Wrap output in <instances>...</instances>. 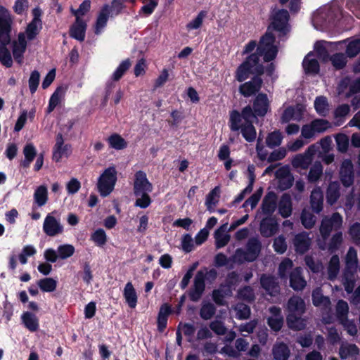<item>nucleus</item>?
I'll use <instances>...</instances> for the list:
<instances>
[{
    "label": "nucleus",
    "mask_w": 360,
    "mask_h": 360,
    "mask_svg": "<svg viewBox=\"0 0 360 360\" xmlns=\"http://www.w3.org/2000/svg\"><path fill=\"white\" fill-rule=\"evenodd\" d=\"M274 37L268 32L260 39L257 51L250 54L240 64L236 72V79L242 82L247 79L251 74L262 75L264 68L259 64V57L262 56L265 62L273 60L278 53V48L274 45Z\"/></svg>",
    "instance_id": "nucleus-1"
},
{
    "label": "nucleus",
    "mask_w": 360,
    "mask_h": 360,
    "mask_svg": "<svg viewBox=\"0 0 360 360\" xmlns=\"http://www.w3.org/2000/svg\"><path fill=\"white\" fill-rule=\"evenodd\" d=\"M255 115L250 105L245 106L240 113L233 110L230 114L229 127L232 131L240 130L243 137L248 142H253L256 139L257 132L252 123Z\"/></svg>",
    "instance_id": "nucleus-2"
},
{
    "label": "nucleus",
    "mask_w": 360,
    "mask_h": 360,
    "mask_svg": "<svg viewBox=\"0 0 360 360\" xmlns=\"http://www.w3.org/2000/svg\"><path fill=\"white\" fill-rule=\"evenodd\" d=\"M217 277V271L214 269H208L204 267L200 269L194 277L193 286L188 292L190 300L193 302H198L205 290V281L212 283Z\"/></svg>",
    "instance_id": "nucleus-3"
},
{
    "label": "nucleus",
    "mask_w": 360,
    "mask_h": 360,
    "mask_svg": "<svg viewBox=\"0 0 360 360\" xmlns=\"http://www.w3.org/2000/svg\"><path fill=\"white\" fill-rule=\"evenodd\" d=\"M262 250V243L256 238H250L245 248H238L232 256V261L237 264L252 262L259 257Z\"/></svg>",
    "instance_id": "nucleus-4"
},
{
    "label": "nucleus",
    "mask_w": 360,
    "mask_h": 360,
    "mask_svg": "<svg viewBox=\"0 0 360 360\" xmlns=\"http://www.w3.org/2000/svg\"><path fill=\"white\" fill-rule=\"evenodd\" d=\"M357 264V252L354 248L351 247L345 257V269L342 276V283L347 293H352L354 290Z\"/></svg>",
    "instance_id": "nucleus-5"
},
{
    "label": "nucleus",
    "mask_w": 360,
    "mask_h": 360,
    "mask_svg": "<svg viewBox=\"0 0 360 360\" xmlns=\"http://www.w3.org/2000/svg\"><path fill=\"white\" fill-rule=\"evenodd\" d=\"M289 13L287 10L285 9H274L272 11L271 15V23L268 27L266 34L268 32L274 37V43H275V37L271 33V30H275L279 32L280 36L285 35L290 30L288 20ZM275 45L274 44H273Z\"/></svg>",
    "instance_id": "nucleus-6"
},
{
    "label": "nucleus",
    "mask_w": 360,
    "mask_h": 360,
    "mask_svg": "<svg viewBox=\"0 0 360 360\" xmlns=\"http://www.w3.org/2000/svg\"><path fill=\"white\" fill-rule=\"evenodd\" d=\"M117 179L116 168L114 166L106 168L98 179L97 187L100 195L103 197L109 195L114 190Z\"/></svg>",
    "instance_id": "nucleus-7"
},
{
    "label": "nucleus",
    "mask_w": 360,
    "mask_h": 360,
    "mask_svg": "<svg viewBox=\"0 0 360 360\" xmlns=\"http://www.w3.org/2000/svg\"><path fill=\"white\" fill-rule=\"evenodd\" d=\"M58 212L53 211L49 213L43 223V231L49 236L54 237L64 232V226L61 223L60 217H57Z\"/></svg>",
    "instance_id": "nucleus-8"
},
{
    "label": "nucleus",
    "mask_w": 360,
    "mask_h": 360,
    "mask_svg": "<svg viewBox=\"0 0 360 360\" xmlns=\"http://www.w3.org/2000/svg\"><path fill=\"white\" fill-rule=\"evenodd\" d=\"M319 148L318 145L312 144L308 147L304 153L296 155L291 162L292 167L295 169H308Z\"/></svg>",
    "instance_id": "nucleus-9"
},
{
    "label": "nucleus",
    "mask_w": 360,
    "mask_h": 360,
    "mask_svg": "<svg viewBox=\"0 0 360 360\" xmlns=\"http://www.w3.org/2000/svg\"><path fill=\"white\" fill-rule=\"evenodd\" d=\"M342 224V217L338 213H333L330 217H325L321 221L320 233L323 238H327L332 231L339 229Z\"/></svg>",
    "instance_id": "nucleus-10"
},
{
    "label": "nucleus",
    "mask_w": 360,
    "mask_h": 360,
    "mask_svg": "<svg viewBox=\"0 0 360 360\" xmlns=\"http://www.w3.org/2000/svg\"><path fill=\"white\" fill-rule=\"evenodd\" d=\"M153 191V186L148 180L146 174L143 171H138L135 174L134 183V193L136 196H139L143 193H150Z\"/></svg>",
    "instance_id": "nucleus-11"
},
{
    "label": "nucleus",
    "mask_w": 360,
    "mask_h": 360,
    "mask_svg": "<svg viewBox=\"0 0 360 360\" xmlns=\"http://www.w3.org/2000/svg\"><path fill=\"white\" fill-rule=\"evenodd\" d=\"M11 44L13 58L19 64H21L27 48V41L25 39V33L20 32L18 35V39L13 40Z\"/></svg>",
    "instance_id": "nucleus-12"
},
{
    "label": "nucleus",
    "mask_w": 360,
    "mask_h": 360,
    "mask_svg": "<svg viewBox=\"0 0 360 360\" xmlns=\"http://www.w3.org/2000/svg\"><path fill=\"white\" fill-rule=\"evenodd\" d=\"M33 13L34 18L27 25L26 30L24 32L25 34V39L27 38L29 41L34 39L42 28V22L39 17V10L34 9L33 11Z\"/></svg>",
    "instance_id": "nucleus-13"
},
{
    "label": "nucleus",
    "mask_w": 360,
    "mask_h": 360,
    "mask_svg": "<svg viewBox=\"0 0 360 360\" xmlns=\"http://www.w3.org/2000/svg\"><path fill=\"white\" fill-rule=\"evenodd\" d=\"M262 84L259 77H255L250 81L245 82L239 86V92L245 97L252 96L257 93Z\"/></svg>",
    "instance_id": "nucleus-14"
},
{
    "label": "nucleus",
    "mask_w": 360,
    "mask_h": 360,
    "mask_svg": "<svg viewBox=\"0 0 360 360\" xmlns=\"http://www.w3.org/2000/svg\"><path fill=\"white\" fill-rule=\"evenodd\" d=\"M71 152V146L69 144H64L63 138L61 134L56 137V142L53 148V160L59 162L62 158L68 157Z\"/></svg>",
    "instance_id": "nucleus-15"
},
{
    "label": "nucleus",
    "mask_w": 360,
    "mask_h": 360,
    "mask_svg": "<svg viewBox=\"0 0 360 360\" xmlns=\"http://www.w3.org/2000/svg\"><path fill=\"white\" fill-rule=\"evenodd\" d=\"M276 177L278 181L279 188L281 190H286L292 185L294 177L288 167H282L276 170Z\"/></svg>",
    "instance_id": "nucleus-16"
},
{
    "label": "nucleus",
    "mask_w": 360,
    "mask_h": 360,
    "mask_svg": "<svg viewBox=\"0 0 360 360\" xmlns=\"http://www.w3.org/2000/svg\"><path fill=\"white\" fill-rule=\"evenodd\" d=\"M340 180L345 187L350 186L354 182L353 165L350 160H345L340 171Z\"/></svg>",
    "instance_id": "nucleus-17"
},
{
    "label": "nucleus",
    "mask_w": 360,
    "mask_h": 360,
    "mask_svg": "<svg viewBox=\"0 0 360 360\" xmlns=\"http://www.w3.org/2000/svg\"><path fill=\"white\" fill-rule=\"evenodd\" d=\"M269 100L267 96L264 94H259L253 102L252 112L255 115V119L257 116H264L269 110Z\"/></svg>",
    "instance_id": "nucleus-18"
},
{
    "label": "nucleus",
    "mask_w": 360,
    "mask_h": 360,
    "mask_svg": "<svg viewBox=\"0 0 360 360\" xmlns=\"http://www.w3.org/2000/svg\"><path fill=\"white\" fill-rule=\"evenodd\" d=\"M260 283L262 288L271 296H275L278 294L280 287L275 277L262 275L260 278Z\"/></svg>",
    "instance_id": "nucleus-19"
},
{
    "label": "nucleus",
    "mask_w": 360,
    "mask_h": 360,
    "mask_svg": "<svg viewBox=\"0 0 360 360\" xmlns=\"http://www.w3.org/2000/svg\"><path fill=\"white\" fill-rule=\"evenodd\" d=\"M311 244V238L309 233L302 232L295 235L293 239V245L296 252L303 254L307 252Z\"/></svg>",
    "instance_id": "nucleus-20"
},
{
    "label": "nucleus",
    "mask_w": 360,
    "mask_h": 360,
    "mask_svg": "<svg viewBox=\"0 0 360 360\" xmlns=\"http://www.w3.org/2000/svg\"><path fill=\"white\" fill-rule=\"evenodd\" d=\"M302 269L295 268L290 274V285L295 290H302L307 285L302 276Z\"/></svg>",
    "instance_id": "nucleus-21"
},
{
    "label": "nucleus",
    "mask_w": 360,
    "mask_h": 360,
    "mask_svg": "<svg viewBox=\"0 0 360 360\" xmlns=\"http://www.w3.org/2000/svg\"><path fill=\"white\" fill-rule=\"evenodd\" d=\"M277 205V196L274 192H269L264 198L262 203V212L271 216L276 210Z\"/></svg>",
    "instance_id": "nucleus-22"
},
{
    "label": "nucleus",
    "mask_w": 360,
    "mask_h": 360,
    "mask_svg": "<svg viewBox=\"0 0 360 360\" xmlns=\"http://www.w3.org/2000/svg\"><path fill=\"white\" fill-rule=\"evenodd\" d=\"M272 316L268 319V324L270 328L275 330L278 331L281 329L283 324V318L281 315V309L276 307H271L269 308Z\"/></svg>",
    "instance_id": "nucleus-23"
},
{
    "label": "nucleus",
    "mask_w": 360,
    "mask_h": 360,
    "mask_svg": "<svg viewBox=\"0 0 360 360\" xmlns=\"http://www.w3.org/2000/svg\"><path fill=\"white\" fill-rule=\"evenodd\" d=\"M289 314L301 316L305 311L304 301L298 296L292 297L288 302Z\"/></svg>",
    "instance_id": "nucleus-24"
},
{
    "label": "nucleus",
    "mask_w": 360,
    "mask_h": 360,
    "mask_svg": "<svg viewBox=\"0 0 360 360\" xmlns=\"http://www.w3.org/2000/svg\"><path fill=\"white\" fill-rule=\"evenodd\" d=\"M323 194L320 187L315 188L311 193L310 205L312 210L319 214L323 210Z\"/></svg>",
    "instance_id": "nucleus-25"
},
{
    "label": "nucleus",
    "mask_w": 360,
    "mask_h": 360,
    "mask_svg": "<svg viewBox=\"0 0 360 360\" xmlns=\"http://www.w3.org/2000/svg\"><path fill=\"white\" fill-rule=\"evenodd\" d=\"M227 223L221 225L214 232L215 246L217 249H220L226 246L231 239V236L226 233Z\"/></svg>",
    "instance_id": "nucleus-26"
},
{
    "label": "nucleus",
    "mask_w": 360,
    "mask_h": 360,
    "mask_svg": "<svg viewBox=\"0 0 360 360\" xmlns=\"http://www.w3.org/2000/svg\"><path fill=\"white\" fill-rule=\"evenodd\" d=\"M278 229V224L271 217L263 219L260 223V233L264 237L273 236Z\"/></svg>",
    "instance_id": "nucleus-27"
},
{
    "label": "nucleus",
    "mask_w": 360,
    "mask_h": 360,
    "mask_svg": "<svg viewBox=\"0 0 360 360\" xmlns=\"http://www.w3.org/2000/svg\"><path fill=\"white\" fill-rule=\"evenodd\" d=\"M86 28V24L85 22L81 18H77L71 27L70 36L78 41H82L85 38Z\"/></svg>",
    "instance_id": "nucleus-28"
},
{
    "label": "nucleus",
    "mask_w": 360,
    "mask_h": 360,
    "mask_svg": "<svg viewBox=\"0 0 360 360\" xmlns=\"http://www.w3.org/2000/svg\"><path fill=\"white\" fill-rule=\"evenodd\" d=\"M347 85H349V92L346 94V97L349 98L352 94L360 92V77L352 83L349 79H343L338 85V93L341 94Z\"/></svg>",
    "instance_id": "nucleus-29"
},
{
    "label": "nucleus",
    "mask_w": 360,
    "mask_h": 360,
    "mask_svg": "<svg viewBox=\"0 0 360 360\" xmlns=\"http://www.w3.org/2000/svg\"><path fill=\"white\" fill-rule=\"evenodd\" d=\"M123 296L130 308H135L137 304V295L131 282H128L124 288Z\"/></svg>",
    "instance_id": "nucleus-30"
},
{
    "label": "nucleus",
    "mask_w": 360,
    "mask_h": 360,
    "mask_svg": "<svg viewBox=\"0 0 360 360\" xmlns=\"http://www.w3.org/2000/svg\"><path fill=\"white\" fill-rule=\"evenodd\" d=\"M110 13V8L105 5L100 11L95 26V33L99 34L103 29L105 27L109 15Z\"/></svg>",
    "instance_id": "nucleus-31"
},
{
    "label": "nucleus",
    "mask_w": 360,
    "mask_h": 360,
    "mask_svg": "<svg viewBox=\"0 0 360 360\" xmlns=\"http://www.w3.org/2000/svg\"><path fill=\"white\" fill-rule=\"evenodd\" d=\"M278 212L280 214L286 218L292 214V201L290 195L284 193L278 202Z\"/></svg>",
    "instance_id": "nucleus-32"
},
{
    "label": "nucleus",
    "mask_w": 360,
    "mask_h": 360,
    "mask_svg": "<svg viewBox=\"0 0 360 360\" xmlns=\"http://www.w3.org/2000/svg\"><path fill=\"white\" fill-rule=\"evenodd\" d=\"M302 110L301 107H289L284 110L281 117V121L285 123H287L290 120L300 121L302 119Z\"/></svg>",
    "instance_id": "nucleus-33"
},
{
    "label": "nucleus",
    "mask_w": 360,
    "mask_h": 360,
    "mask_svg": "<svg viewBox=\"0 0 360 360\" xmlns=\"http://www.w3.org/2000/svg\"><path fill=\"white\" fill-rule=\"evenodd\" d=\"M22 321L25 326L31 332H35L39 329V319L30 312H24L21 316Z\"/></svg>",
    "instance_id": "nucleus-34"
},
{
    "label": "nucleus",
    "mask_w": 360,
    "mask_h": 360,
    "mask_svg": "<svg viewBox=\"0 0 360 360\" xmlns=\"http://www.w3.org/2000/svg\"><path fill=\"white\" fill-rule=\"evenodd\" d=\"M220 197V187L215 186L206 196L205 206L211 213L214 212V207L219 202Z\"/></svg>",
    "instance_id": "nucleus-35"
},
{
    "label": "nucleus",
    "mask_w": 360,
    "mask_h": 360,
    "mask_svg": "<svg viewBox=\"0 0 360 360\" xmlns=\"http://www.w3.org/2000/svg\"><path fill=\"white\" fill-rule=\"evenodd\" d=\"M312 302L316 307H322L330 309V300L328 297L323 296L320 288H316L312 292Z\"/></svg>",
    "instance_id": "nucleus-36"
},
{
    "label": "nucleus",
    "mask_w": 360,
    "mask_h": 360,
    "mask_svg": "<svg viewBox=\"0 0 360 360\" xmlns=\"http://www.w3.org/2000/svg\"><path fill=\"white\" fill-rule=\"evenodd\" d=\"M359 352V349L356 345L342 342L340 347L339 354L341 359H346L349 357L356 356Z\"/></svg>",
    "instance_id": "nucleus-37"
},
{
    "label": "nucleus",
    "mask_w": 360,
    "mask_h": 360,
    "mask_svg": "<svg viewBox=\"0 0 360 360\" xmlns=\"http://www.w3.org/2000/svg\"><path fill=\"white\" fill-rule=\"evenodd\" d=\"M272 354L275 360H288L290 349L284 343H276L273 347Z\"/></svg>",
    "instance_id": "nucleus-38"
},
{
    "label": "nucleus",
    "mask_w": 360,
    "mask_h": 360,
    "mask_svg": "<svg viewBox=\"0 0 360 360\" xmlns=\"http://www.w3.org/2000/svg\"><path fill=\"white\" fill-rule=\"evenodd\" d=\"M302 65L307 73L316 74L319 71V62L314 58V55L311 53H308L305 56Z\"/></svg>",
    "instance_id": "nucleus-39"
},
{
    "label": "nucleus",
    "mask_w": 360,
    "mask_h": 360,
    "mask_svg": "<svg viewBox=\"0 0 360 360\" xmlns=\"http://www.w3.org/2000/svg\"><path fill=\"white\" fill-rule=\"evenodd\" d=\"M23 154L25 159L21 162L20 165L27 168L36 157L37 150L32 143H27L23 148Z\"/></svg>",
    "instance_id": "nucleus-40"
},
{
    "label": "nucleus",
    "mask_w": 360,
    "mask_h": 360,
    "mask_svg": "<svg viewBox=\"0 0 360 360\" xmlns=\"http://www.w3.org/2000/svg\"><path fill=\"white\" fill-rule=\"evenodd\" d=\"M34 202L39 206L42 207L48 201V190L44 185L38 186L34 193Z\"/></svg>",
    "instance_id": "nucleus-41"
},
{
    "label": "nucleus",
    "mask_w": 360,
    "mask_h": 360,
    "mask_svg": "<svg viewBox=\"0 0 360 360\" xmlns=\"http://www.w3.org/2000/svg\"><path fill=\"white\" fill-rule=\"evenodd\" d=\"M323 175V166L319 161L315 162L310 167L307 180L310 183L317 182Z\"/></svg>",
    "instance_id": "nucleus-42"
},
{
    "label": "nucleus",
    "mask_w": 360,
    "mask_h": 360,
    "mask_svg": "<svg viewBox=\"0 0 360 360\" xmlns=\"http://www.w3.org/2000/svg\"><path fill=\"white\" fill-rule=\"evenodd\" d=\"M110 147L115 150H122L127 147V141L118 134H112L107 139Z\"/></svg>",
    "instance_id": "nucleus-43"
},
{
    "label": "nucleus",
    "mask_w": 360,
    "mask_h": 360,
    "mask_svg": "<svg viewBox=\"0 0 360 360\" xmlns=\"http://www.w3.org/2000/svg\"><path fill=\"white\" fill-rule=\"evenodd\" d=\"M314 108L320 115L325 117L329 112V105L325 96H319L314 101Z\"/></svg>",
    "instance_id": "nucleus-44"
},
{
    "label": "nucleus",
    "mask_w": 360,
    "mask_h": 360,
    "mask_svg": "<svg viewBox=\"0 0 360 360\" xmlns=\"http://www.w3.org/2000/svg\"><path fill=\"white\" fill-rule=\"evenodd\" d=\"M65 94V89L60 86L58 87L50 98L48 106V112H52L54 108L60 103Z\"/></svg>",
    "instance_id": "nucleus-45"
},
{
    "label": "nucleus",
    "mask_w": 360,
    "mask_h": 360,
    "mask_svg": "<svg viewBox=\"0 0 360 360\" xmlns=\"http://www.w3.org/2000/svg\"><path fill=\"white\" fill-rule=\"evenodd\" d=\"M340 197L339 184L338 182H331L327 189L326 198L328 203L333 205Z\"/></svg>",
    "instance_id": "nucleus-46"
},
{
    "label": "nucleus",
    "mask_w": 360,
    "mask_h": 360,
    "mask_svg": "<svg viewBox=\"0 0 360 360\" xmlns=\"http://www.w3.org/2000/svg\"><path fill=\"white\" fill-rule=\"evenodd\" d=\"M340 271V259L338 255H333L329 262L328 267V278L333 280L336 278Z\"/></svg>",
    "instance_id": "nucleus-47"
},
{
    "label": "nucleus",
    "mask_w": 360,
    "mask_h": 360,
    "mask_svg": "<svg viewBox=\"0 0 360 360\" xmlns=\"http://www.w3.org/2000/svg\"><path fill=\"white\" fill-rule=\"evenodd\" d=\"M335 311L337 319L339 321L347 319L349 312V306L347 302L342 300H339L335 307Z\"/></svg>",
    "instance_id": "nucleus-48"
},
{
    "label": "nucleus",
    "mask_w": 360,
    "mask_h": 360,
    "mask_svg": "<svg viewBox=\"0 0 360 360\" xmlns=\"http://www.w3.org/2000/svg\"><path fill=\"white\" fill-rule=\"evenodd\" d=\"M331 64L336 70H341L345 68L347 64V56L342 53H337L331 56L330 58Z\"/></svg>",
    "instance_id": "nucleus-49"
},
{
    "label": "nucleus",
    "mask_w": 360,
    "mask_h": 360,
    "mask_svg": "<svg viewBox=\"0 0 360 360\" xmlns=\"http://www.w3.org/2000/svg\"><path fill=\"white\" fill-rule=\"evenodd\" d=\"M236 317L239 320L248 319L250 316V307L243 303H238L233 307Z\"/></svg>",
    "instance_id": "nucleus-50"
},
{
    "label": "nucleus",
    "mask_w": 360,
    "mask_h": 360,
    "mask_svg": "<svg viewBox=\"0 0 360 360\" xmlns=\"http://www.w3.org/2000/svg\"><path fill=\"white\" fill-rule=\"evenodd\" d=\"M207 15V12L201 11L198 13L197 16L190 21L186 26L188 31L199 29L203 23V20Z\"/></svg>",
    "instance_id": "nucleus-51"
},
{
    "label": "nucleus",
    "mask_w": 360,
    "mask_h": 360,
    "mask_svg": "<svg viewBox=\"0 0 360 360\" xmlns=\"http://www.w3.org/2000/svg\"><path fill=\"white\" fill-rule=\"evenodd\" d=\"M297 316L298 315L288 314L287 317V323L289 328L300 330L304 328L305 324L304 323V320Z\"/></svg>",
    "instance_id": "nucleus-52"
},
{
    "label": "nucleus",
    "mask_w": 360,
    "mask_h": 360,
    "mask_svg": "<svg viewBox=\"0 0 360 360\" xmlns=\"http://www.w3.org/2000/svg\"><path fill=\"white\" fill-rule=\"evenodd\" d=\"M37 253L36 248L32 245H27L22 249L21 252L18 256L20 262L22 264H25L27 262V257L34 256Z\"/></svg>",
    "instance_id": "nucleus-53"
},
{
    "label": "nucleus",
    "mask_w": 360,
    "mask_h": 360,
    "mask_svg": "<svg viewBox=\"0 0 360 360\" xmlns=\"http://www.w3.org/2000/svg\"><path fill=\"white\" fill-rule=\"evenodd\" d=\"M75 249L73 245L70 244L61 245L58 247L57 252L59 259H66L75 253Z\"/></svg>",
    "instance_id": "nucleus-54"
},
{
    "label": "nucleus",
    "mask_w": 360,
    "mask_h": 360,
    "mask_svg": "<svg viewBox=\"0 0 360 360\" xmlns=\"http://www.w3.org/2000/svg\"><path fill=\"white\" fill-rule=\"evenodd\" d=\"M282 139L281 134L278 131H275L268 134L266 143L268 147L273 148L278 146L281 143Z\"/></svg>",
    "instance_id": "nucleus-55"
},
{
    "label": "nucleus",
    "mask_w": 360,
    "mask_h": 360,
    "mask_svg": "<svg viewBox=\"0 0 360 360\" xmlns=\"http://www.w3.org/2000/svg\"><path fill=\"white\" fill-rule=\"evenodd\" d=\"M130 66L131 63L129 59L123 60L113 72L112 79L113 81L120 80Z\"/></svg>",
    "instance_id": "nucleus-56"
},
{
    "label": "nucleus",
    "mask_w": 360,
    "mask_h": 360,
    "mask_svg": "<svg viewBox=\"0 0 360 360\" xmlns=\"http://www.w3.org/2000/svg\"><path fill=\"white\" fill-rule=\"evenodd\" d=\"M38 285L44 292H53L56 288L57 282L51 278H45L39 281Z\"/></svg>",
    "instance_id": "nucleus-57"
},
{
    "label": "nucleus",
    "mask_w": 360,
    "mask_h": 360,
    "mask_svg": "<svg viewBox=\"0 0 360 360\" xmlns=\"http://www.w3.org/2000/svg\"><path fill=\"white\" fill-rule=\"evenodd\" d=\"M300 218L302 225L306 229H311L315 224V216L307 210H302Z\"/></svg>",
    "instance_id": "nucleus-58"
},
{
    "label": "nucleus",
    "mask_w": 360,
    "mask_h": 360,
    "mask_svg": "<svg viewBox=\"0 0 360 360\" xmlns=\"http://www.w3.org/2000/svg\"><path fill=\"white\" fill-rule=\"evenodd\" d=\"M316 134H321L330 127V123L323 119H316L310 122Z\"/></svg>",
    "instance_id": "nucleus-59"
},
{
    "label": "nucleus",
    "mask_w": 360,
    "mask_h": 360,
    "mask_svg": "<svg viewBox=\"0 0 360 360\" xmlns=\"http://www.w3.org/2000/svg\"><path fill=\"white\" fill-rule=\"evenodd\" d=\"M0 63L6 68L13 65L12 56L7 46H0Z\"/></svg>",
    "instance_id": "nucleus-60"
},
{
    "label": "nucleus",
    "mask_w": 360,
    "mask_h": 360,
    "mask_svg": "<svg viewBox=\"0 0 360 360\" xmlns=\"http://www.w3.org/2000/svg\"><path fill=\"white\" fill-rule=\"evenodd\" d=\"M262 193L263 189L259 188L255 193H253L248 199L245 201L243 207L246 208L250 206L251 210L255 208L262 197Z\"/></svg>",
    "instance_id": "nucleus-61"
},
{
    "label": "nucleus",
    "mask_w": 360,
    "mask_h": 360,
    "mask_svg": "<svg viewBox=\"0 0 360 360\" xmlns=\"http://www.w3.org/2000/svg\"><path fill=\"white\" fill-rule=\"evenodd\" d=\"M215 311L216 308L214 305L209 302L202 304L200 311V315L202 319L209 320L214 316Z\"/></svg>",
    "instance_id": "nucleus-62"
},
{
    "label": "nucleus",
    "mask_w": 360,
    "mask_h": 360,
    "mask_svg": "<svg viewBox=\"0 0 360 360\" xmlns=\"http://www.w3.org/2000/svg\"><path fill=\"white\" fill-rule=\"evenodd\" d=\"M360 53V38L351 41L346 49L347 56L349 58L355 57Z\"/></svg>",
    "instance_id": "nucleus-63"
},
{
    "label": "nucleus",
    "mask_w": 360,
    "mask_h": 360,
    "mask_svg": "<svg viewBox=\"0 0 360 360\" xmlns=\"http://www.w3.org/2000/svg\"><path fill=\"white\" fill-rule=\"evenodd\" d=\"M91 240L98 246H103L107 242V235L105 231L102 229L96 230L91 236Z\"/></svg>",
    "instance_id": "nucleus-64"
}]
</instances>
